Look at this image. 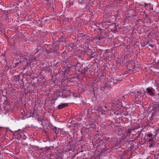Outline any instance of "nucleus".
<instances>
[{
    "label": "nucleus",
    "instance_id": "f257e3e1",
    "mask_svg": "<svg viewBox=\"0 0 159 159\" xmlns=\"http://www.w3.org/2000/svg\"><path fill=\"white\" fill-rule=\"evenodd\" d=\"M146 93L150 95L153 96L154 94V89L152 88H148L146 89V92L144 91V94Z\"/></svg>",
    "mask_w": 159,
    "mask_h": 159
},
{
    "label": "nucleus",
    "instance_id": "f03ea898",
    "mask_svg": "<svg viewBox=\"0 0 159 159\" xmlns=\"http://www.w3.org/2000/svg\"><path fill=\"white\" fill-rule=\"evenodd\" d=\"M68 106V104L66 103H61L57 106V108L58 109H61L62 108L66 107Z\"/></svg>",
    "mask_w": 159,
    "mask_h": 159
},
{
    "label": "nucleus",
    "instance_id": "7ed1b4c3",
    "mask_svg": "<svg viewBox=\"0 0 159 159\" xmlns=\"http://www.w3.org/2000/svg\"><path fill=\"white\" fill-rule=\"evenodd\" d=\"M152 107L153 111H159V105L158 104H153Z\"/></svg>",
    "mask_w": 159,
    "mask_h": 159
},
{
    "label": "nucleus",
    "instance_id": "20e7f679",
    "mask_svg": "<svg viewBox=\"0 0 159 159\" xmlns=\"http://www.w3.org/2000/svg\"><path fill=\"white\" fill-rule=\"evenodd\" d=\"M109 80L110 82L113 84L116 83L117 82V80L116 79H114L112 77H110Z\"/></svg>",
    "mask_w": 159,
    "mask_h": 159
},
{
    "label": "nucleus",
    "instance_id": "39448f33",
    "mask_svg": "<svg viewBox=\"0 0 159 159\" xmlns=\"http://www.w3.org/2000/svg\"><path fill=\"white\" fill-rule=\"evenodd\" d=\"M103 33L102 32H101V34L100 35H98L96 37V38L97 39H98L99 40H101L104 38V36L102 35L103 34Z\"/></svg>",
    "mask_w": 159,
    "mask_h": 159
},
{
    "label": "nucleus",
    "instance_id": "423d86ee",
    "mask_svg": "<svg viewBox=\"0 0 159 159\" xmlns=\"http://www.w3.org/2000/svg\"><path fill=\"white\" fill-rule=\"evenodd\" d=\"M141 94V91H139L135 93L134 95V98L135 99L138 98L139 95H140Z\"/></svg>",
    "mask_w": 159,
    "mask_h": 159
},
{
    "label": "nucleus",
    "instance_id": "0eeeda50",
    "mask_svg": "<svg viewBox=\"0 0 159 159\" xmlns=\"http://www.w3.org/2000/svg\"><path fill=\"white\" fill-rule=\"evenodd\" d=\"M87 54L89 56L91 55L94 53V52L90 50H88L87 51Z\"/></svg>",
    "mask_w": 159,
    "mask_h": 159
},
{
    "label": "nucleus",
    "instance_id": "6e6552de",
    "mask_svg": "<svg viewBox=\"0 0 159 159\" xmlns=\"http://www.w3.org/2000/svg\"><path fill=\"white\" fill-rule=\"evenodd\" d=\"M21 136L24 140L25 139L27 138V137H26L24 134L23 135H21Z\"/></svg>",
    "mask_w": 159,
    "mask_h": 159
},
{
    "label": "nucleus",
    "instance_id": "1a4fd4ad",
    "mask_svg": "<svg viewBox=\"0 0 159 159\" xmlns=\"http://www.w3.org/2000/svg\"><path fill=\"white\" fill-rule=\"evenodd\" d=\"M126 134H125L126 135V136H125L126 137L127 136V135H129L130 134H131V132L130 130H128V131L127 132V133H126V132L125 133V134H126Z\"/></svg>",
    "mask_w": 159,
    "mask_h": 159
},
{
    "label": "nucleus",
    "instance_id": "9d476101",
    "mask_svg": "<svg viewBox=\"0 0 159 159\" xmlns=\"http://www.w3.org/2000/svg\"><path fill=\"white\" fill-rule=\"evenodd\" d=\"M144 5H141V4H140V5L144 6L145 7H146V8H148V7L147 6L148 4L145 3H144Z\"/></svg>",
    "mask_w": 159,
    "mask_h": 159
},
{
    "label": "nucleus",
    "instance_id": "9b49d317",
    "mask_svg": "<svg viewBox=\"0 0 159 159\" xmlns=\"http://www.w3.org/2000/svg\"><path fill=\"white\" fill-rule=\"evenodd\" d=\"M97 111H102V108L101 107H99L98 108V110H97Z\"/></svg>",
    "mask_w": 159,
    "mask_h": 159
},
{
    "label": "nucleus",
    "instance_id": "f8f14e48",
    "mask_svg": "<svg viewBox=\"0 0 159 159\" xmlns=\"http://www.w3.org/2000/svg\"><path fill=\"white\" fill-rule=\"evenodd\" d=\"M147 136L148 137H151L152 136V135L151 134H148L147 135Z\"/></svg>",
    "mask_w": 159,
    "mask_h": 159
},
{
    "label": "nucleus",
    "instance_id": "ddd939ff",
    "mask_svg": "<svg viewBox=\"0 0 159 159\" xmlns=\"http://www.w3.org/2000/svg\"><path fill=\"white\" fill-rule=\"evenodd\" d=\"M153 138H151L149 139L148 140V141L149 142H152L153 141Z\"/></svg>",
    "mask_w": 159,
    "mask_h": 159
},
{
    "label": "nucleus",
    "instance_id": "4468645a",
    "mask_svg": "<svg viewBox=\"0 0 159 159\" xmlns=\"http://www.w3.org/2000/svg\"><path fill=\"white\" fill-rule=\"evenodd\" d=\"M48 0H45V1H44V3H46V4H48Z\"/></svg>",
    "mask_w": 159,
    "mask_h": 159
},
{
    "label": "nucleus",
    "instance_id": "2eb2a0df",
    "mask_svg": "<svg viewBox=\"0 0 159 159\" xmlns=\"http://www.w3.org/2000/svg\"><path fill=\"white\" fill-rule=\"evenodd\" d=\"M152 144H150V146H149V147H152Z\"/></svg>",
    "mask_w": 159,
    "mask_h": 159
},
{
    "label": "nucleus",
    "instance_id": "dca6fc26",
    "mask_svg": "<svg viewBox=\"0 0 159 159\" xmlns=\"http://www.w3.org/2000/svg\"><path fill=\"white\" fill-rule=\"evenodd\" d=\"M55 133H56V130H55Z\"/></svg>",
    "mask_w": 159,
    "mask_h": 159
},
{
    "label": "nucleus",
    "instance_id": "f3484780",
    "mask_svg": "<svg viewBox=\"0 0 159 159\" xmlns=\"http://www.w3.org/2000/svg\"><path fill=\"white\" fill-rule=\"evenodd\" d=\"M151 46H152V47H153V45H152Z\"/></svg>",
    "mask_w": 159,
    "mask_h": 159
}]
</instances>
